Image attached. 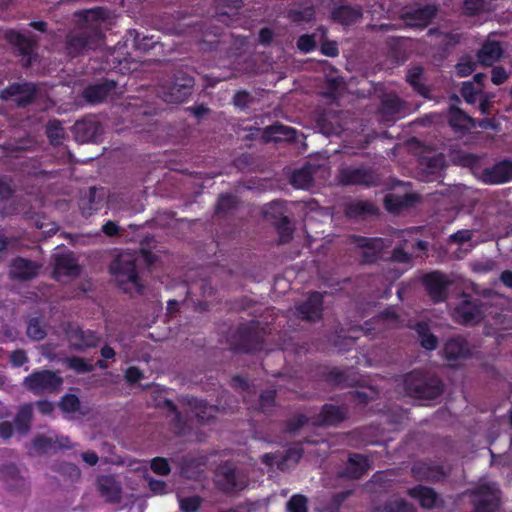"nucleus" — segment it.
<instances>
[{"label": "nucleus", "instance_id": "f257e3e1", "mask_svg": "<svg viewBox=\"0 0 512 512\" xmlns=\"http://www.w3.org/2000/svg\"><path fill=\"white\" fill-rule=\"evenodd\" d=\"M227 342L231 350L235 352L251 353L260 351L264 344V330L256 320L241 323L228 334Z\"/></svg>", "mask_w": 512, "mask_h": 512}, {"label": "nucleus", "instance_id": "f03ea898", "mask_svg": "<svg viewBox=\"0 0 512 512\" xmlns=\"http://www.w3.org/2000/svg\"><path fill=\"white\" fill-rule=\"evenodd\" d=\"M404 390L410 397L433 400L444 391L442 380L420 370H413L404 377Z\"/></svg>", "mask_w": 512, "mask_h": 512}, {"label": "nucleus", "instance_id": "7ed1b4c3", "mask_svg": "<svg viewBox=\"0 0 512 512\" xmlns=\"http://www.w3.org/2000/svg\"><path fill=\"white\" fill-rule=\"evenodd\" d=\"M110 273L117 284L125 293L131 292V288L137 294H142L144 286L139 278L136 259L129 253L118 255L110 265Z\"/></svg>", "mask_w": 512, "mask_h": 512}, {"label": "nucleus", "instance_id": "20e7f679", "mask_svg": "<svg viewBox=\"0 0 512 512\" xmlns=\"http://www.w3.org/2000/svg\"><path fill=\"white\" fill-rule=\"evenodd\" d=\"M486 311L487 305L482 300L468 293H462L451 316L458 324L474 326L483 321Z\"/></svg>", "mask_w": 512, "mask_h": 512}, {"label": "nucleus", "instance_id": "39448f33", "mask_svg": "<svg viewBox=\"0 0 512 512\" xmlns=\"http://www.w3.org/2000/svg\"><path fill=\"white\" fill-rule=\"evenodd\" d=\"M195 79L186 70H176L172 77L162 85L164 100L170 103H182L192 94Z\"/></svg>", "mask_w": 512, "mask_h": 512}, {"label": "nucleus", "instance_id": "423d86ee", "mask_svg": "<svg viewBox=\"0 0 512 512\" xmlns=\"http://www.w3.org/2000/svg\"><path fill=\"white\" fill-rule=\"evenodd\" d=\"M63 384L62 377L55 371L35 370L24 378V387L34 395L57 393Z\"/></svg>", "mask_w": 512, "mask_h": 512}, {"label": "nucleus", "instance_id": "0eeeda50", "mask_svg": "<svg viewBox=\"0 0 512 512\" xmlns=\"http://www.w3.org/2000/svg\"><path fill=\"white\" fill-rule=\"evenodd\" d=\"M103 38L101 29L80 28L66 36L65 49L67 55L74 58L83 54L87 49L96 48Z\"/></svg>", "mask_w": 512, "mask_h": 512}, {"label": "nucleus", "instance_id": "6e6552de", "mask_svg": "<svg viewBox=\"0 0 512 512\" xmlns=\"http://www.w3.org/2000/svg\"><path fill=\"white\" fill-rule=\"evenodd\" d=\"M337 180L342 186L376 187L381 184L380 175L374 169L365 167L343 166L338 170Z\"/></svg>", "mask_w": 512, "mask_h": 512}, {"label": "nucleus", "instance_id": "1a4fd4ad", "mask_svg": "<svg viewBox=\"0 0 512 512\" xmlns=\"http://www.w3.org/2000/svg\"><path fill=\"white\" fill-rule=\"evenodd\" d=\"M38 95V86L33 82L21 81L13 82L0 90V99L2 101L14 100L20 108H25L33 104Z\"/></svg>", "mask_w": 512, "mask_h": 512}, {"label": "nucleus", "instance_id": "9d476101", "mask_svg": "<svg viewBox=\"0 0 512 512\" xmlns=\"http://www.w3.org/2000/svg\"><path fill=\"white\" fill-rule=\"evenodd\" d=\"M350 243L362 249V262L365 264L376 263L380 258L382 251L389 246L390 241L381 237H366L360 235H351Z\"/></svg>", "mask_w": 512, "mask_h": 512}, {"label": "nucleus", "instance_id": "9b49d317", "mask_svg": "<svg viewBox=\"0 0 512 512\" xmlns=\"http://www.w3.org/2000/svg\"><path fill=\"white\" fill-rule=\"evenodd\" d=\"M6 40L15 47L17 54L21 57L22 65L30 67L36 60L37 38L35 36H26L16 30H8L5 33Z\"/></svg>", "mask_w": 512, "mask_h": 512}, {"label": "nucleus", "instance_id": "f8f14e48", "mask_svg": "<svg viewBox=\"0 0 512 512\" xmlns=\"http://www.w3.org/2000/svg\"><path fill=\"white\" fill-rule=\"evenodd\" d=\"M422 284L435 304L446 301L450 282L440 271H432L422 277Z\"/></svg>", "mask_w": 512, "mask_h": 512}, {"label": "nucleus", "instance_id": "ddd939ff", "mask_svg": "<svg viewBox=\"0 0 512 512\" xmlns=\"http://www.w3.org/2000/svg\"><path fill=\"white\" fill-rule=\"evenodd\" d=\"M217 487L226 494H232L243 490L246 481L235 467L225 464L217 472Z\"/></svg>", "mask_w": 512, "mask_h": 512}, {"label": "nucleus", "instance_id": "4468645a", "mask_svg": "<svg viewBox=\"0 0 512 512\" xmlns=\"http://www.w3.org/2000/svg\"><path fill=\"white\" fill-rule=\"evenodd\" d=\"M324 294L318 291L311 292L307 299L296 305L297 316L305 321L315 322L323 316Z\"/></svg>", "mask_w": 512, "mask_h": 512}, {"label": "nucleus", "instance_id": "2eb2a0df", "mask_svg": "<svg viewBox=\"0 0 512 512\" xmlns=\"http://www.w3.org/2000/svg\"><path fill=\"white\" fill-rule=\"evenodd\" d=\"M480 179L489 185H499L512 180V160L503 159L482 170Z\"/></svg>", "mask_w": 512, "mask_h": 512}, {"label": "nucleus", "instance_id": "dca6fc26", "mask_svg": "<svg viewBox=\"0 0 512 512\" xmlns=\"http://www.w3.org/2000/svg\"><path fill=\"white\" fill-rule=\"evenodd\" d=\"M473 496V512H497L499 508V497L496 492L487 484L478 486L471 492Z\"/></svg>", "mask_w": 512, "mask_h": 512}, {"label": "nucleus", "instance_id": "f3484780", "mask_svg": "<svg viewBox=\"0 0 512 512\" xmlns=\"http://www.w3.org/2000/svg\"><path fill=\"white\" fill-rule=\"evenodd\" d=\"M127 112L128 116L131 118V123L135 127H144L152 124L158 109L154 104L134 99L133 102L129 103Z\"/></svg>", "mask_w": 512, "mask_h": 512}, {"label": "nucleus", "instance_id": "a211bd4d", "mask_svg": "<svg viewBox=\"0 0 512 512\" xmlns=\"http://www.w3.org/2000/svg\"><path fill=\"white\" fill-rule=\"evenodd\" d=\"M437 8L434 5H424L418 8L405 10L401 14L404 23L412 28H425L436 16Z\"/></svg>", "mask_w": 512, "mask_h": 512}, {"label": "nucleus", "instance_id": "6ab92c4d", "mask_svg": "<svg viewBox=\"0 0 512 512\" xmlns=\"http://www.w3.org/2000/svg\"><path fill=\"white\" fill-rule=\"evenodd\" d=\"M67 336L72 342V347L77 351L95 348L101 341V336L96 331L84 330L79 326H70Z\"/></svg>", "mask_w": 512, "mask_h": 512}, {"label": "nucleus", "instance_id": "aec40b11", "mask_svg": "<svg viewBox=\"0 0 512 512\" xmlns=\"http://www.w3.org/2000/svg\"><path fill=\"white\" fill-rule=\"evenodd\" d=\"M471 355V347L467 339L461 335H454L444 343L443 356L449 362L465 360Z\"/></svg>", "mask_w": 512, "mask_h": 512}, {"label": "nucleus", "instance_id": "412c9836", "mask_svg": "<svg viewBox=\"0 0 512 512\" xmlns=\"http://www.w3.org/2000/svg\"><path fill=\"white\" fill-rule=\"evenodd\" d=\"M215 23H222L225 26H231V15L226 11L216 12L215 15L204 22L189 21L185 22L184 25L193 29L194 31L202 32L204 35L212 34L216 37H219L221 36L222 31L219 26L215 25Z\"/></svg>", "mask_w": 512, "mask_h": 512}, {"label": "nucleus", "instance_id": "4be33fe9", "mask_svg": "<svg viewBox=\"0 0 512 512\" xmlns=\"http://www.w3.org/2000/svg\"><path fill=\"white\" fill-rule=\"evenodd\" d=\"M117 87V82L111 79H104L101 82L88 85L83 90V98L89 104L103 102Z\"/></svg>", "mask_w": 512, "mask_h": 512}, {"label": "nucleus", "instance_id": "5701e85b", "mask_svg": "<svg viewBox=\"0 0 512 512\" xmlns=\"http://www.w3.org/2000/svg\"><path fill=\"white\" fill-rule=\"evenodd\" d=\"M81 268L72 253H62L55 256L53 277L60 280L61 277H77Z\"/></svg>", "mask_w": 512, "mask_h": 512}, {"label": "nucleus", "instance_id": "b1692460", "mask_svg": "<svg viewBox=\"0 0 512 512\" xmlns=\"http://www.w3.org/2000/svg\"><path fill=\"white\" fill-rule=\"evenodd\" d=\"M33 448L41 454L50 451L56 452L61 449H70L72 444L67 436H47L44 434L37 435L32 441Z\"/></svg>", "mask_w": 512, "mask_h": 512}, {"label": "nucleus", "instance_id": "393cba45", "mask_svg": "<svg viewBox=\"0 0 512 512\" xmlns=\"http://www.w3.org/2000/svg\"><path fill=\"white\" fill-rule=\"evenodd\" d=\"M348 415L346 408L334 404H324L314 420L318 426H337L342 423Z\"/></svg>", "mask_w": 512, "mask_h": 512}, {"label": "nucleus", "instance_id": "a878e982", "mask_svg": "<svg viewBox=\"0 0 512 512\" xmlns=\"http://www.w3.org/2000/svg\"><path fill=\"white\" fill-rule=\"evenodd\" d=\"M185 403L201 424H209L219 410L217 406L210 405L206 400L197 397H187Z\"/></svg>", "mask_w": 512, "mask_h": 512}, {"label": "nucleus", "instance_id": "bb28decb", "mask_svg": "<svg viewBox=\"0 0 512 512\" xmlns=\"http://www.w3.org/2000/svg\"><path fill=\"white\" fill-rule=\"evenodd\" d=\"M99 493L109 503L116 504L121 501L122 488L112 475H102L97 479Z\"/></svg>", "mask_w": 512, "mask_h": 512}, {"label": "nucleus", "instance_id": "cd10ccee", "mask_svg": "<svg viewBox=\"0 0 512 512\" xmlns=\"http://www.w3.org/2000/svg\"><path fill=\"white\" fill-rule=\"evenodd\" d=\"M363 16V9L360 5H338L331 10V18L335 22L350 26L359 21Z\"/></svg>", "mask_w": 512, "mask_h": 512}, {"label": "nucleus", "instance_id": "c85d7f7f", "mask_svg": "<svg viewBox=\"0 0 512 512\" xmlns=\"http://www.w3.org/2000/svg\"><path fill=\"white\" fill-rule=\"evenodd\" d=\"M73 131L79 142H96L101 134V125L94 120L82 119L75 122Z\"/></svg>", "mask_w": 512, "mask_h": 512}, {"label": "nucleus", "instance_id": "c756f323", "mask_svg": "<svg viewBox=\"0 0 512 512\" xmlns=\"http://www.w3.org/2000/svg\"><path fill=\"white\" fill-rule=\"evenodd\" d=\"M39 266L28 259L17 257L10 268V276L17 280H30L37 276Z\"/></svg>", "mask_w": 512, "mask_h": 512}, {"label": "nucleus", "instance_id": "7c9ffc66", "mask_svg": "<svg viewBox=\"0 0 512 512\" xmlns=\"http://www.w3.org/2000/svg\"><path fill=\"white\" fill-rule=\"evenodd\" d=\"M408 495L418 500L420 506L431 510L437 506L440 500L438 493L431 487L416 485L408 490Z\"/></svg>", "mask_w": 512, "mask_h": 512}, {"label": "nucleus", "instance_id": "2f4dec72", "mask_svg": "<svg viewBox=\"0 0 512 512\" xmlns=\"http://www.w3.org/2000/svg\"><path fill=\"white\" fill-rule=\"evenodd\" d=\"M79 22L84 29H92L96 27L101 29L100 25L108 18V10L104 7H94L91 9L81 10L76 13Z\"/></svg>", "mask_w": 512, "mask_h": 512}, {"label": "nucleus", "instance_id": "473e14b6", "mask_svg": "<svg viewBox=\"0 0 512 512\" xmlns=\"http://www.w3.org/2000/svg\"><path fill=\"white\" fill-rule=\"evenodd\" d=\"M0 478L5 482L7 488L12 491L20 490L25 486V479L13 463L0 465Z\"/></svg>", "mask_w": 512, "mask_h": 512}, {"label": "nucleus", "instance_id": "72a5a7b5", "mask_svg": "<svg viewBox=\"0 0 512 512\" xmlns=\"http://www.w3.org/2000/svg\"><path fill=\"white\" fill-rule=\"evenodd\" d=\"M413 476L418 480L439 481L446 476L444 468L424 462L415 463L412 467Z\"/></svg>", "mask_w": 512, "mask_h": 512}, {"label": "nucleus", "instance_id": "f704fd0d", "mask_svg": "<svg viewBox=\"0 0 512 512\" xmlns=\"http://www.w3.org/2000/svg\"><path fill=\"white\" fill-rule=\"evenodd\" d=\"M449 125L455 131L466 132L476 128V119L470 117L458 107H451L449 112Z\"/></svg>", "mask_w": 512, "mask_h": 512}, {"label": "nucleus", "instance_id": "c9c22d12", "mask_svg": "<svg viewBox=\"0 0 512 512\" xmlns=\"http://www.w3.org/2000/svg\"><path fill=\"white\" fill-rule=\"evenodd\" d=\"M263 136L267 141L290 142L296 139V130L292 127L277 123L266 127Z\"/></svg>", "mask_w": 512, "mask_h": 512}, {"label": "nucleus", "instance_id": "e433bc0d", "mask_svg": "<svg viewBox=\"0 0 512 512\" xmlns=\"http://www.w3.org/2000/svg\"><path fill=\"white\" fill-rule=\"evenodd\" d=\"M502 54L503 49L498 41H488L477 52V60L481 65L492 66Z\"/></svg>", "mask_w": 512, "mask_h": 512}, {"label": "nucleus", "instance_id": "4c0bfd02", "mask_svg": "<svg viewBox=\"0 0 512 512\" xmlns=\"http://www.w3.org/2000/svg\"><path fill=\"white\" fill-rule=\"evenodd\" d=\"M126 43L141 52H148L155 48L158 43V38L154 35H144L138 32L136 29H130L126 35Z\"/></svg>", "mask_w": 512, "mask_h": 512}, {"label": "nucleus", "instance_id": "58836bf2", "mask_svg": "<svg viewBox=\"0 0 512 512\" xmlns=\"http://www.w3.org/2000/svg\"><path fill=\"white\" fill-rule=\"evenodd\" d=\"M370 468L369 460L359 453L349 455L346 465V475L352 479H360Z\"/></svg>", "mask_w": 512, "mask_h": 512}, {"label": "nucleus", "instance_id": "ea45409f", "mask_svg": "<svg viewBox=\"0 0 512 512\" xmlns=\"http://www.w3.org/2000/svg\"><path fill=\"white\" fill-rule=\"evenodd\" d=\"M377 213V208L369 201H353L348 203L345 207V215L351 219L360 218L366 215H376Z\"/></svg>", "mask_w": 512, "mask_h": 512}, {"label": "nucleus", "instance_id": "a19ab883", "mask_svg": "<svg viewBox=\"0 0 512 512\" xmlns=\"http://www.w3.org/2000/svg\"><path fill=\"white\" fill-rule=\"evenodd\" d=\"M403 106V100L396 94H386L381 99L379 112L385 118H392L401 112Z\"/></svg>", "mask_w": 512, "mask_h": 512}, {"label": "nucleus", "instance_id": "79ce46f5", "mask_svg": "<svg viewBox=\"0 0 512 512\" xmlns=\"http://www.w3.org/2000/svg\"><path fill=\"white\" fill-rule=\"evenodd\" d=\"M314 182L313 169L310 165H305L295 170L290 178V183L297 189H309Z\"/></svg>", "mask_w": 512, "mask_h": 512}, {"label": "nucleus", "instance_id": "37998d69", "mask_svg": "<svg viewBox=\"0 0 512 512\" xmlns=\"http://www.w3.org/2000/svg\"><path fill=\"white\" fill-rule=\"evenodd\" d=\"M415 331L418 334L420 345L428 351H433L438 346V338L431 332V329L426 322H418L415 325Z\"/></svg>", "mask_w": 512, "mask_h": 512}, {"label": "nucleus", "instance_id": "c03bdc74", "mask_svg": "<svg viewBox=\"0 0 512 512\" xmlns=\"http://www.w3.org/2000/svg\"><path fill=\"white\" fill-rule=\"evenodd\" d=\"M32 416L33 410L30 404H26L19 409L14 418V425L19 433L26 434L30 430Z\"/></svg>", "mask_w": 512, "mask_h": 512}, {"label": "nucleus", "instance_id": "a18cd8bd", "mask_svg": "<svg viewBox=\"0 0 512 512\" xmlns=\"http://www.w3.org/2000/svg\"><path fill=\"white\" fill-rule=\"evenodd\" d=\"M96 192V188L91 187L89 189L87 197L80 199L79 208L81 210V214L84 217L91 216L93 213L97 212L102 207L101 202L95 200Z\"/></svg>", "mask_w": 512, "mask_h": 512}, {"label": "nucleus", "instance_id": "49530a36", "mask_svg": "<svg viewBox=\"0 0 512 512\" xmlns=\"http://www.w3.org/2000/svg\"><path fill=\"white\" fill-rule=\"evenodd\" d=\"M238 206V198L230 193L220 194L215 206L217 215H227Z\"/></svg>", "mask_w": 512, "mask_h": 512}, {"label": "nucleus", "instance_id": "de8ad7c7", "mask_svg": "<svg viewBox=\"0 0 512 512\" xmlns=\"http://www.w3.org/2000/svg\"><path fill=\"white\" fill-rule=\"evenodd\" d=\"M421 164L427 174L438 175L445 167V159L442 154H437L422 159Z\"/></svg>", "mask_w": 512, "mask_h": 512}, {"label": "nucleus", "instance_id": "09e8293b", "mask_svg": "<svg viewBox=\"0 0 512 512\" xmlns=\"http://www.w3.org/2000/svg\"><path fill=\"white\" fill-rule=\"evenodd\" d=\"M288 19L296 24L303 22H310L315 17V10L313 6H308L303 9L292 8L287 13Z\"/></svg>", "mask_w": 512, "mask_h": 512}, {"label": "nucleus", "instance_id": "8fccbe9b", "mask_svg": "<svg viewBox=\"0 0 512 512\" xmlns=\"http://www.w3.org/2000/svg\"><path fill=\"white\" fill-rule=\"evenodd\" d=\"M382 512H417L413 504L404 499H389L382 505Z\"/></svg>", "mask_w": 512, "mask_h": 512}, {"label": "nucleus", "instance_id": "3c124183", "mask_svg": "<svg viewBox=\"0 0 512 512\" xmlns=\"http://www.w3.org/2000/svg\"><path fill=\"white\" fill-rule=\"evenodd\" d=\"M324 380L334 386L346 387L350 386L347 373L338 368H332L324 374Z\"/></svg>", "mask_w": 512, "mask_h": 512}, {"label": "nucleus", "instance_id": "603ef678", "mask_svg": "<svg viewBox=\"0 0 512 512\" xmlns=\"http://www.w3.org/2000/svg\"><path fill=\"white\" fill-rule=\"evenodd\" d=\"M276 231L279 235V243H288L293 238V229L290 226V220L287 216H283L276 224Z\"/></svg>", "mask_w": 512, "mask_h": 512}, {"label": "nucleus", "instance_id": "864d4df0", "mask_svg": "<svg viewBox=\"0 0 512 512\" xmlns=\"http://www.w3.org/2000/svg\"><path fill=\"white\" fill-rule=\"evenodd\" d=\"M288 512H308V499L302 494H294L286 503Z\"/></svg>", "mask_w": 512, "mask_h": 512}, {"label": "nucleus", "instance_id": "5fc2aeb1", "mask_svg": "<svg viewBox=\"0 0 512 512\" xmlns=\"http://www.w3.org/2000/svg\"><path fill=\"white\" fill-rule=\"evenodd\" d=\"M58 406L65 413H75L80 409L81 403L77 395L65 394L61 397Z\"/></svg>", "mask_w": 512, "mask_h": 512}, {"label": "nucleus", "instance_id": "6e6d98bb", "mask_svg": "<svg viewBox=\"0 0 512 512\" xmlns=\"http://www.w3.org/2000/svg\"><path fill=\"white\" fill-rule=\"evenodd\" d=\"M477 64L470 56H463L455 66L456 74L459 77H467L476 70Z\"/></svg>", "mask_w": 512, "mask_h": 512}, {"label": "nucleus", "instance_id": "4d7b16f0", "mask_svg": "<svg viewBox=\"0 0 512 512\" xmlns=\"http://www.w3.org/2000/svg\"><path fill=\"white\" fill-rule=\"evenodd\" d=\"M482 93V89H477L472 81L463 82L460 88V94L468 104H475L477 95Z\"/></svg>", "mask_w": 512, "mask_h": 512}, {"label": "nucleus", "instance_id": "13d9d810", "mask_svg": "<svg viewBox=\"0 0 512 512\" xmlns=\"http://www.w3.org/2000/svg\"><path fill=\"white\" fill-rule=\"evenodd\" d=\"M54 470L66 476L71 482L80 478V469L73 463L62 462L54 466Z\"/></svg>", "mask_w": 512, "mask_h": 512}, {"label": "nucleus", "instance_id": "bf43d9fd", "mask_svg": "<svg viewBox=\"0 0 512 512\" xmlns=\"http://www.w3.org/2000/svg\"><path fill=\"white\" fill-rule=\"evenodd\" d=\"M68 368L74 370L76 373H89L94 370V366L86 361V359L78 356L67 358Z\"/></svg>", "mask_w": 512, "mask_h": 512}, {"label": "nucleus", "instance_id": "052dcab7", "mask_svg": "<svg viewBox=\"0 0 512 512\" xmlns=\"http://www.w3.org/2000/svg\"><path fill=\"white\" fill-rule=\"evenodd\" d=\"M27 336L33 340H42L46 336V331L42 327L38 318H31L27 325Z\"/></svg>", "mask_w": 512, "mask_h": 512}, {"label": "nucleus", "instance_id": "680f3d73", "mask_svg": "<svg viewBox=\"0 0 512 512\" xmlns=\"http://www.w3.org/2000/svg\"><path fill=\"white\" fill-rule=\"evenodd\" d=\"M297 48L302 53H310L314 51L317 47L315 34H303L298 37L296 42Z\"/></svg>", "mask_w": 512, "mask_h": 512}, {"label": "nucleus", "instance_id": "e2e57ef3", "mask_svg": "<svg viewBox=\"0 0 512 512\" xmlns=\"http://www.w3.org/2000/svg\"><path fill=\"white\" fill-rule=\"evenodd\" d=\"M485 9L484 0H464L463 13L466 16H477Z\"/></svg>", "mask_w": 512, "mask_h": 512}, {"label": "nucleus", "instance_id": "0e129e2a", "mask_svg": "<svg viewBox=\"0 0 512 512\" xmlns=\"http://www.w3.org/2000/svg\"><path fill=\"white\" fill-rule=\"evenodd\" d=\"M308 422V418L304 414H297L285 422V431L288 433H295L299 431Z\"/></svg>", "mask_w": 512, "mask_h": 512}, {"label": "nucleus", "instance_id": "69168bd1", "mask_svg": "<svg viewBox=\"0 0 512 512\" xmlns=\"http://www.w3.org/2000/svg\"><path fill=\"white\" fill-rule=\"evenodd\" d=\"M151 470L161 476H166L170 473L171 467L168 460L164 457H155L150 463Z\"/></svg>", "mask_w": 512, "mask_h": 512}, {"label": "nucleus", "instance_id": "338daca9", "mask_svg": "<svg viewBox=\"0 0 512 512\" xmlns=\"http://www.w3.org/2000/svg\"><path fill=\"white\" fill-rule=\"evenodd\" d=\"M202 503V498L198 495L184 497L180 499V509L184 512H197Z\"/></svg>", "mask_w": 512, "mask_h": 512}, {"label": "nucleus", "instance_id": "774afa93", "mask_svg": "<svg viewBox=\"0 0 512 512\" xmlns=\"http://www.w3.org/2000/svg\"><path fill=\"white\" fill-rule=\"evenodd\" d=\"M276 391L265 390L259 395V410L266 412L275 405Z\"/></svg>", "mask_w": 512, "mask_h": 512}]
</instances>
